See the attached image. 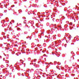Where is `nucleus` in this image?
I'll return each mask as SVG.
<instances>
[{
  "mask_svg": "<svg viewBox=\"0 0 79 79\" xmlns=\"http://www.w3.org/2000/svg\"><path fill=\"white\" fill-rule=\"evenodd\" d=\"M39 77H40V76H39Z\"/></svg>",
  "mask_w": 79,
  "mask_h": 79,
  "instance_id": "f03ea898",
  "label": "nucleus"
},
{
  "mask_svg": "<svg viewBox=\"0 0 79 79\" xmlns=\"http://www.w3.org/2000/svg\"><path fill=\"white\" fill-rule=\"evenodd\" d=\"M44 55H45V54H44Z\"/></svg>",
  "mask_w": 79,
  "mask_h": 79,
  "instance_id": "7ed1b4c3",
  "label": "nucleus"
},
{
  "mask_svg": "<svg viewBox=\"0 0 79 79\" xmlns=\"http://www.w3.org/2000/svg\"><path fill=\"white\" fill-rule=\"evenodd\" d=\"M69 70H70V69H69Z\"/></svg>",
  "mask_w": 79,
  "mask_h": 79,
  "instance_id": "20e7f679",
  "label": "nucleus"
},
{
  "mask_svg": "<svg viewBox=\"0 0 79 79\" xmlns=\"http://www.w3.org/2000/svg\"><path fill=\"white\" fill-rule=\"evenodd\" d=\"M48 76V75H47Z\"/></svg>",
  "mask_w": 79,
  "mask_h": 79,
  "instance_id": "39448f33",
  "label": "nucleus"
},
{
  "mask_svg": "<svg viewBox=\"0 0 79 79\" xmlns=\"http://www.w3.org/2000/svg\"><path fill=\"white\" fill-rule=\"evenodd\" d=\"M15 46H18V45H15Z\"/></svg>",
  "mask_w": 79,
  "mask_h": 79,
  "instance_id": "f257e3e1",
  "label": "nucleus"
}]
</instances>
